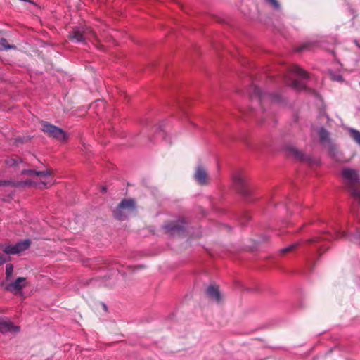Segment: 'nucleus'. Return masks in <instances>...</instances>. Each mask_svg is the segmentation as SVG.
I'll list each match as a JSON object with an SVG mask.
<instances>
[{
    "label": "nucleus",
    "mask_w": 360,
    "mask_h": 360,
    "mask_svg": "<svg viewBox=\"0 0 360 360\" xmlns=\"http://www.w3.org/2000/svg\"><path fill=\"white\" fill-rule=\"evenodd\" d=\"M345 233L344 231H340L338 230H335L333 233H327L326 236H323V239H333V238H338L340 237L345 236Z\"/></svg>",
    "instance_id": "f3484780"
},
{
    "label": "nucleus",
    "mask_w": 360,
    "mask_h": 360,
    "mask_svg": "<svg viewBox=\"0 0 360 360\" xmlns=\"http://www.w3.org/2000/svg\"><path fill=\"white\" fill-rule=\"evenodd\" d=\"M297 243H294V244H291V245H289L288 246H287L286 248L282 249L281 250V252L284 254V252H289L290 250H294V248H296V246H297Z\"/></svg>",
    "instance_id": "4be33fe9"
},
{
    "label": "nucleus",
    "mask_w": 360,
    "mask_h": 360,
    "mask_svg": "<svg viewBox=\"0 0 360 360\" xmlns=\"http://www.w3.org/2000/svg\"><path fill=\"white\" fill-rule=\"evenodd\" d=\"M15 45H9L5 38H0V51L15 49Z\"/></svg>",
    "instance_id": "a211bd4d"
},
{
    "label": "nucleus",
    "mask_w": 360,
    "mask_h": 360,
    "mask_svg": "<svg viewBox=\"0 0 360 360\" xmlns=\"http://www.w3.org/2000/svg\"><path fill=\"white\" fill-rule=\"evenodd\" d=\"M30 245V240L25 239L13 245H0V248H2L3 251L6 255H16L27 250Z\"/></svg>",
    "instance_id": "0eeeda50"
},
{
    "label": "nucleus",
    "mask_w": 360,
    "mask_h": 360,
    "mask_svg": "<svg viewBox=\"0 0 360 360\" xmlns=\"http://www.w3.org/2000/svg\"><path fill=\"white\" fill-rule=\"evenodd\" d=\"M10 259H11V257L0 255V264H3L5 262L9 261Z\"/></svg>",
    "instance_id": "a878e982"
},
{
    "label": "nucleus",
    "mask_w": 360,
    "mask_h": 360,
    "mask_svg": "<svg viewBox=\"0 0 360 360\" xmlns=\"http://www.w3.org/2000/svg\"><path fill=\"white\" fill-rule=\"evenodd\" d=\"M288 154L292 155L296 159L304 160V154L295 147H290L288 148Z\"/></svg>",
    "instance_id": "dca6fc26"
},
{
    "label": "nucleus",
    "mask_w": 360,
    "mask_h": 360,
    "mask_svg": "<svg viewBox=\"0 0 360 360\" xmlns=\"http://www.w3.org/2000/svg\"><path fill=\"white\" fill-rule=\"evenodd\" d=\"M135 209L136 204L134 200H123L114 211L115 217L120 220L125 219L129 214L134 213Z\"/></svg>",
    "instance_id": "20e7f679"
},
{
    "label": "nucleus",
    "mask_w": 360,
    "mask_h": 360,
    "mask_svg": "<svg viewBox=\"0 0 360 360\" xmlns=\"http://www.w3.org/2000/svg\"><path fill=\"white\" fill-rule=\"evenodd\" d=\"M342 178L350 193L354 196V199L360 202V191L355 187V186H360L359 174L357 170L350 169V167H344L342 169Z\"/></svg>",
    "instance_id": "f03ea898"
},
{
    "label": "nucleus",
    "mask_w": 360,
    "mask_h": 360,
    "mask_svg": "<svg viewBox=\"0 0 360 360\" xmlns=\"http://www.w3.org/2000/svg\"><path fill=\"white\" fill-rule=\"evenodd\" d=\"M183 223L184 221L182 220L179 219L176 221H172L169 222V224H166L165 225H164V228L167 233L173 234L182 230Z\"/></svg>",
    "instance_id": "4468645a"
},
{
    "label": "nucleus",
    "mask_w": 360,
    "mask_h": 360,
    "mask_svg": "<svg viewBox=\"0 0 360 360\" xmlns=\"http://www.w3.org/2000/svg\"><path fill=\"white\" fill-rule=\"evenodd\" d=\"M22 173L30 176V179L26 181L18 182L0 181V186L10 184L13 186H36L39 188H45L54 184V180L52 177L53 173L52 169H46L44 171L23 170Z\"/></svg>",
    "instance_id": "f257e3e1"
},
{
    "label": "nucleus",
    "mask_w": 360,
    "mask_h": 360,
    "mask_svg": "<svg viewBox=\"0 0 360 360\" xmlns=\"http://www.w3.org/2000/svg\"><path fill=\"white\" fill-rule=\"evenodd\" d=\"M349 132L352 138L354 139L356 143L360 146V131L354 129H349Z\"/></svg>",
    "instance_id": "6ab92c4d"
},
{
    "label": "nucleus",
    "mask_w": 360,
    "mask_h": 360,
    "mask_svg": "<svg viewBox=\"0 0 360 360\" xmlns=\"http://www.w3.org/2000/svg\"><path fill=\"white\" fill-rule=\"evenodd\" d=\"M41 129L43 132L49 136L53 137L58 141H65L67 139V134L64 132L63 129L47 122H41Z\"/></svg>",
    "instance_id": "423d86ee"
},
{
    "label": "nucleus",
    "mask_w": 360,
    "mask_h": 360,
    "mask_svg": "<svg viewBox=\"0 0 360 360\" xmlns=\"http://www.w3.org/2000/svg\"><path fill=\"white\" fill-rule=\"evenodd\" d=\"M269 5L275 9H279L280 5L277 0H265Z\"/></svg>",
    "instance_id": "412c9836"
},
{
    "label": "nucleus",
    "mask_w": 360,
    "mask_h": 360,
    "mask_svg": "<svg viewBox=\"0 0 360 360\" xmlns=\"http://www.w3.org/2000/svg\"><path fill=\"white\" fill-rule=\"evenodd\" d=\"M18 160H21L20 159H10L6 161V164L9 166L16 165L18 163Z\"/></svg>",
    "instance_id": "b1692460"
},
{
    "label": "nucleus",
    "mask_w": 360,
    "mask_h": 360,
    "mask_svg": "<svg viewBox=\"0 0 360 360\" xmlns=\"http://www.w3.org/2000/svg\"><path fill=\"white\" fill-rule=\"evenodd\" d=\"M353 242L360 243V233H357L355 235L351 236L350 238Z\"/></svg>",
    "instance_id": "393cba45"
},
{
    "label": "nucleus",
    "mask_w": 360,
    "mask_h": 360,
    "mask_svg": "<svg viewBox=\"0 0 360 360\" xmlns=\"http://www.w3.org/2000/svg\"><path fill=\"white\" fill-rule=\"evenodd\" d=\"M251 98H257V101L259 103H262L266 99H271L276 102L277 101V99L278 98L276 96H271V94L262 92L261 89L257 86H252Z\"/></svg>",
    "instance_id": "9b49d317"
},
{
    "label": "nucleus",
    "mask_w": 360,
    "mask_h": 360,
    "mask_svg": "<svg viewBox=\"0 0 360 360\" xmlns=\"http://www.w3.org/2000/svg\"><path fill=\"white\" fill-rule=\"evenodd\" d=\"M319 135L320 138V141L323 146L328 148H333L332 143L330 141V136L327 130H326L323 128H321L319 130Z\"/></svg>",
    "instance_id": "2eb2a0df"
},
{
    "label": "nucleus",
    "mask_w": 360,
    "mask_h": 360,
    "mask_svg": "<svg viewBox=\"0 0 360 360\" xmlns=\"http://www.w3.org/2000/svg\"><path fill=\"white\" fill-rule=\"evenodd\" d=\"M330 77L333 81L342 82V77L340 75L330 74Z\"/></svg>",
    "instance_id": "5701e85b"
},
{
    "label": "nucleus",
    "mask_w": 360,
    "mask_h": 360,
    "mask_svg": "<svg viewBox=\"0 0 360 360\" xmlns=\"http://www.w3.org/2000/svg\"><path fill=\"white\" fill-rule=\"evenodd\" d=\"M307 49L306 46H304L300 49Z\"/></svg>",
    "instance_id": "cd10ccee"
},
{
    "label": "nucleus",
    "mask_w": 360,
    "mask_h": 360,
    "mask_svg": "<svg viewBox=\"0 0 360 360\" xmlns=\"http://www.w3.org/2000/svg\"><path fill=\"white\" fill-rule=\"evenodd\" d=\"M359 85H360V82H359Z\"/></svg>",
    "instance_id": "c85d7f7f"
},
{
    "label": "nucleus",
    "mask_w": 360,
    "mask_h": 360,
    "mask_svg": "<svg viewBox=\"0 0 360 360\" xmlns=\"http://www.w3.org/2000/svg\"><path fill=\"white\" fill-rule=\"evenodd\" d=\"M69 37L76 42H83L86 39L96 37V33L91 27H77L69 34Z\"/></svg>",
    "instance_id": "39448f33"
},
{
    "label": "nucleus",
    "mask_w": 360,
    "mask_h": 360,
    "mask_svg": "<svg viewBox=\"0 0 360 360\" xmlns=\"http://www.w3.org/2000/svg\"><path fill=\"white\" fill-rule=\"evenodd\" d=\"M96 103H97L98 105V104H101V105H104V102H103V101H102V100H97V101H96Z\"/></svg>",
    "instance_id": "bb28decb"
},
{
    "label": "nucleus",
    "mask_w": 360,
    "mask_h": 360,
    "mask_svg": "<svg viewBox=\"0 0 360 360\" xmlns=\"http://www.w3.org/2000/svg\"><path fill=\"white\" fill-rule=\"evenodd\" d=\"M290 74L297 76L302 80H297L291 77L290 75L286 76L285 84L295 89V91H300L306 88V82L304 79L307 78V73L304 70L297 65H292L289 68Z\"/></svg>",
    "instance_id": "7ed1b4c3"
},
{
    "label": "nucleus",
    "mask_w": 360,
    "mask_h": 360,
    "mask_svg": "<svg viewBox=\"0 0 360 360\" xmlns=\"http://www.w3.org/2000/svg\"><path fill=\"white\" fill-rule=\"evenodd\" d=\"M20 327L16 326L11 319L7 317H0V333L4 335L16 334L19 333Z\"/></svg>",
    "instance_id": "6e6552de"
},
{
    "label": "nucleus",
    "mask_w": 360,
    "mask_h": 360,
    "mask_svg": "<svg viewBox=\"0 0 360 360\" xmlns=\"http://www.w3.org/2000/svg\"><path fill=\"white\" fill-rule=\"evenodd\" d=\"M27 285V280L25 278H18L14 281L11 282L8 285L6 286V288L8 291L11 292H20L22 288Z\"/></svg>",
    "instance_id": "f8f14e48"
},
{
    "label": "nucleus",
    "mask_w": 360,
    "mask_h": 360,
    "mask_svg": "<svg viewBox=\"0 0 360 360\" xmlns=\"http://www.w3.org/2000/svg\"><path fill=\"white\" fill-rule=\"evenodd\" d=\"M233 181L236 188L241 194H247V190L245 188V178L240 172H235V174L233 175Z\"/></svg>",
    "instance_id": "9d476101"
},
{
    "label": "nucleus",
    "mask_w": 360,
    "mask_h": 360,
    "mask_svg": "<svg viewBox=\"0 0 360 360\" xmlns=\"http://www.w3.org/2000/svg\"><path fill=\"white\" fill-rule=\"evenodd\" d=\"M207 294L209 298L215 301L217 303H220L223 299V296L219 290V288L214 285H210L207 289Z\"/></svg>",
    "instance_id": "ddd939ff"
},
{
    "label": "nucleus",
    "mask_w": 360,
    "mask_h": 360,
    "mask_svg": "<svg viewBox=\"0 0 360 360\" xmlns=\"http://www.w3.org/2000/svg\"><path fill=\"white\" fill-rule=\"evenodd\" d=\"M194 178L198 184L202 185L207 184L210 182V177L207 171L201 165L197 166L194 174Z\"/></svg>",
    "instance_id": "1a4fd4ad"
},
{
    "label": "nucleus",
    "mask_w": 360,
    "mask_h": 360,
    "mask_svg": "<svg viewBox=\"0 0 360 360\" xmlns=\"http://www.w3.org/2000/svg\"><path fill=\"white\" fill-rule=\"evenodd\" d=\"M13 271V266L12 264H7L6 266V279L11 278Z\"/></svg>",
    "instance_id": "aec40b11"
}]
</instances>
